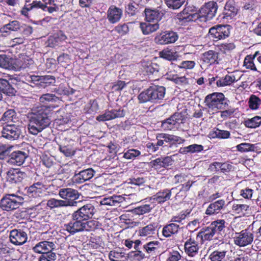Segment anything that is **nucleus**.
<instances>
[{"instance_id": "obj_1", "label": "nucleus", "mask_w": 261, "mask_h": 261, "mask_svg": "<svg viewBox=\"0 0 261 261\" xmlns=\"http://www.w3.org/2000/svg\"><path fill=\"white\" fill-rule=\"evenodd\" d=\"M57 105H41L32 110L27 115L29 120L28 129L30 134L36 135L49 126L50 117Z\"/></svg>"}, {"instance_id": "obj_2", "label": "nucleus", "mask_w": 261, "mask_h": 261, "mask_svg": "<svg viewBox=\"0 0 261 261\" xmlns=\"http://www.w3.org/2000/svg\"><path fill=\"white\" fill-rule=\"evenodd\" d=\"M24 5L20 10V14L26 17H29V12L40 9L44 12L53 13L59 10L58 5L55 3V0H24Z\"/></svg>"}, {"instance_id": "obj_3", "label": "nucleus", "mask_w": 261, "mask_h": 261, "mask_svg": "<svg viewBox=\"0 0 261 261\" xmlns=\"http://www.w3.org/2000/svg\"><path fill=\"white\" fill-rule=\"evenodd\" d=\"M205 105L213 114L224 110L228 106L229 100L222 93L214 92L207 95L204 99Z\"/></svg>"}, {"instance_id": "obj_4", "label": "nucleus", "mask_w": 261, "mask_h": 261, "mask_svg": "<svg viewBox=\"0 0 261 261\" xmlns=\"http://www.w3.org/2000/svg\"><path fill=\"white\" fill-rule=\"evenodd\" d=\"M166 89L163 86L154 85L150 86L143 91L138 96L140 103L150 101L154 103L160 102L165 97Z\"/></svg>"}, {"instance_id": "obj_5", "label": "nucleus", "mask_w": 261, "mask_h": 261, "mask_svg": "<svg viewBox=\"0 0 261 261\" xmlns=\"http://www.w3.org/2000/svg\"><path fill=\"white\" fill-rule=\"evenodd\" d=\"M23 203V198L15 194H6L0 200V208L7 212L18 208Z\"/></svg>"}, {"instance_id": "obj_6", "label": "nucleus", "mask_w": 261, "mask_h": 261, "mask_svg": "<svg viewBox=\"0 0 261 261\" xmlns=\"http://www.w3.org/2000/svg\"><path fill=\"white\" fill-rule=\"evenodd\" d=\"M187 117L181 113H175L170 117L162 121L161 127L164 130H175L181 127Z\"/></svg>"}, {"instance_id": "obj_7", "label": "nucleus", "mask_w": 261, "mask_h": 261, "mask_svg": "<svg viewBox=\"0 0 261 261\" xmlns=\"http://www.w3.org/2000/svg\"><path fill=\"white\" fill-rule=\"evenodd\" d=\"M231 29L229 24H217L209 29L208 36L214 42L224 40L230 36Z\"/></svg>"}, {"instance_id": "obj_8", "label": "nucleus", "mask_w": 261, "mask_h": 261, "mask_svg": "<svg viewBox=\"0 0 261 261\" xmlns=\"http://www.w3.org/2000/svg\"><path fill=\"white\" fill-rule=\"evenodd\" d=\"M59 196L63 199L66 207L76 206L79 202L80 194L77 190L70 188L60 189L59 191Z\"/></svg>"}, {"instance_id": "obj_9", "label": "nucleus", "mask_w": 261, "mask_h": 261, "mask_svg": "<svg viewBox=\"0 0 261 261\" xmlns=\"http://www.w3.org/2000/svg\"><path fill=\"white\" fill-rule=\"evenodd\" d=\"M217 9L218 5L216 2H208L202 6L199 10V12L197 13L198 18L205 21L210 20L215 16Z\"/></svg>"}, {"instance_id": "obj_10", "label": "nucleus", "mask_w": 261, "mask_h": 261, "mask_svg": "<svg viewBox=\"0 0 261 261\" xmlns=\"http://www.w3.org/2000/svg\"><path fill=\"white\" fill-rule=\"evenodd\" d=\"M166 12V10L161 7H158L156 9L146 8L144 11L145 20L147 22L158 23L165 16Z\"/></svg>"}, {"instance_id": "obj_11", "label": "nucleus", "mask_w": 261, "mask_h": 261, "mask_svg": "<svg viewBox=\"0 0 261 261\" xmlns=\"http://www.w3.org/2000/svg\"><path fill=\"white\" fill-rule=\"evenodd\" d=\"M233 238L234 244L240 247H244L250 245L254 240V234L248 229H245L240 232L236 233Z\"/></svg>"}, {"instance_id": "obj_12", "label": "nucleus", "mask_w": 261, "mask_h": 261, "mask_svg": "<svg viewBox=\"0 0 261 261\" xmlns=\"http://www.w3.org/2000/svg\"><path fill=\"white\" fill-rule=\"evenodd\" d=\"M198 19L199 18L197 13H194L191 7H185L176 17L177 22L181 25L190 21H195Z\"/></svg>"}, {"instance_id": "obj_13", "label": "nucleus", "mask_w": 261, "mask_h": 261, "mask_svg": "<svg viewBox=\"0 0 261 261\" xmlns=\"http://www.w3.org/2000/svg\"><path fill=\"white\" fill-rule=\"evenodd\" d=\"M173 162V160L172 157L167 156L152 160L149 163V166L158 172H161L164 171L169 166H171Z\"/></svg>"}, {"instance_id": "obj_14", "label": "nucleus", "mask_w": 261, "mask_h": 261, "mask_svg": "<svg viewBox=\"0 0 261 261\" xmlns=\"http://www.w3.org/2000/svg\"><path fill=\"white\" fill-rule=\"evenodd\" d=\"M28 237L26 232L21 229H13L10 231V242L15 246H21L28 241Z\"/></svg>"}, {"instance_id": "obj_15", "label": "nucleus", "mask_w": 261, "mask_h": 261, "mask_svg": "<svg viewBox=\"0 0 261 261\" xmlns=\"http://www.w3.org/2000/svg\"><path fill=\"white\" fill-rule=\"evenodd\" d=\"M21 133V129L19 126L14 124L5 125L2 130V137L10 140L18 139Z\"/></svg>"}, {"instance_id": "obj_16", "label": "nucleus", "mask_w": 261, "mask_h": 261, "mask_svg": "<svg viewBox=\"0 0 261 261\" xmlns=\"http://www.w3.org/2000/svg\"><path fill=\"white\" fill-rule=\"evenodd\" d=\"M95 211L94 206L91 203H88L74 211L73 214L81 221L84 222L91 219Z\"/></svg>"}, {"instance_id": "obj_17", "label": "nucleus", "mask_w": 261, "mask_h": 261, "mask_svg": "<svg viewBox=\"0 0 261 261\" xmlns=\"http://www.w3.org/2000/svg\"><path fill=\"white\" fill-rule=\"evenodd\" d=\"M16 87L9 80L0 78V100L3 98V94L9 97L15 96L17 92Z\"/></svg>"}, {"instance_id": "obj_18", "label": "nucleus", "mask_w": 261, "mask_h": 261, "mask_svg": "<svg viewBox=\"0 0 261 261\" xmlns=\"http://www.w3.org/2000/svg\"><path fill=\"white\" fill-rule=\"evenodd\" d=\"M178 38L176 32L172 31H166L160 33L155 38L156 42L159 44L164 45L175 42Z\"/></svg>"}, {"instance_id": "obj_19", "label": "nucleus", "mask_w": 261, "mask_h": 261, "mask_svg": "<svg viewBox=\"0 0 261 261\" xmlns=\"http://www.w3.org/2000/svg\"><path fill=\"white\" fill-rule=\"evenodd\" d=\"M71 218L72 220L69 223L64 224V229L71 234L83 231V222L73 213Z\"/></svg>"}, {"instance_id": "obj_20", "label": "nucleus", "mask_w": 261, "mask_h": 261, "mask_svg": "<svg viewBox=\"0 0 261 261\" xmlns=\"http://www.w3.org/2000/svg\"><path fill=\"white\" fill-rule=\"evenodd\" d=\"M27 177V174L19 168H11L7 173V180L11 184L21 182Z\"/></svg>"}, {"instance_id": "obj_21", "label": "nucleus", "mask_w": 261, "mask_h": 261, "mask_svg": "<svg viewBox=\"0 0 261 261\" xmlns=\"http://www.w3.org/2000/svg\"><path fill=\"white\" fill-rule=\"evenodd\" d=\"M228 252V245L222 243L218 246V249L213 251L209 255L211 261H226V254Z\"/></svg>"}, {"instance_id": "obj_22", "label": "nucleus", "mask_w": 261, "mask_h": 261, "mask_svg": "<svg viewBox=\"0 0 261 261\" xmlns=\"http://www.w3.org/2000/svg\"><path fill=\"white\" fill-rule=\"evenodd\" d=\"M55 248V244L53 242L42 241L37 243L33 248L34 252L38 254H49L55 253L53 250Z\"/></svg>"}, {"instance_id": "obj_23", "label": "nucleus", "mask_w": 261, "mask_h": 261, "mask_svg": "<svg viewBox=\"0 0 261 261\" xmlns=\"http://www.w3.org/2000/svg\"><path fill=\"white\" fill-rule=\"evenodd\" d=\"M124 116L125 112L123 109H112L111 110H106L103 114L97 116L96 119L99 122L106 121L123 117Z\"/></svg>"}, {"instance_id": "obj_24", "label": "nucleus", "mask_w": 261, "mask_h": 261, "mask_svg": "<svg viewBox=\"0 0 261 261\" xmlns=\"http://www.w3.org/2000/svg\"><path fill=\"white\" fill-rule=\"evenodd\" d=\"M199 248V243L192 236H190L184 243L185 252L190 257H194L197 255Z\"/></svg>"}, {"instance_id": "obj_25", "label": "nucleus", "mask_w": 261, "mask_h": 261, "mask_svg": "<svg viewBox=\"0 0 261 261\" xmlns=\"http://www.w3.org/2000/svg\"><path fill=\"white\" fill-rule=\"evenodd\" d=\"M47 189L46 185L42 182L38 181L27 188V193L30 197H41Z\"/></svg>"}, {"instance_id": "obj_26", "label": "nucleus", "mask_w": 261, "mask_h": 261, "mask_svg": "<svg viewBox=\"0 0 261 261\" xmlns=\"http://www.w3.org/2000/svg\"><path fill=\"white\" fill-rule=\"evenodd\" d=\"M34 64L33 60L29 56L21 54L18 58H15V71H20L30 68Z\"/></svg>"}, {"instance_id": "obj_27", "label": "nucleus", "mask_w": 261, "mask_h": 261, "mask_svg": "<svg viewBox=\"0 0 261 261\" xmlns=\"http://www.w3.org/2000/svg\"><path fill=\"white\" fill-rule=\"evenodd\" d=\"M27 157L28 154L24 151H14L9 155L7 162L10 165L20 166L23 164Z\"/></svg>"}, {"instance_id": "obj_28", "label": "nucleus", "mask_w": 261, "mask_h": 261, "mask_svg": "<svg viewBox=\"0 0 261 261\" xmlns=\"http://www.w3.org/2000/svg\"><path fill=\"white\" fill-rule=\"evenodd\" d=\"M175 189H176V187L172 188L170 189L168 188L161 189L153 196V199L158 204H162L171 199L172 191Z\"/></svg>"}, {"instance_id": "obj_29", "label": "nucleus", "mask_w": 261, "mask_h": 261, "mask_svg": "<svg viewBox=\"0 0 261 261\" xmlns=\"http://www.w3.org/2000/svg\"><path fill=\"white\" fill-rule=\"evenodd\" d=\"M122 10L116 6L111 5L107 11V18L111 23L118 22L122 16Z\"/></svg>"}, {"instance_id": "obj_30", "label": "nucleus", "mask_w": 261, "mask_h": 261, "mask_svg": "<svg viewBox=\"0 0 261 261\" xmlns=\"http://www.w3.org/2000/svg\"><path fill=\"white\" fill-rule=\"evenodd\" d=\"M95 173V171L92 168H88L75 173L73 176L74 181L77 184H82L91 179Z\"/></svg>"}, {"instance_id": "obj_31", "label": "nucleus", "mask_w": 261, "mask_h": 261, "mask_svg": "<svg viewBox=\"0 0 261 261\" xmlns=\"http://www.w3.org/2000/svg\"><path fill=\"white\" fill-rule=\"evenodd\" d=\"M225 205L224 199H219L211 203L207 206L205 214L208 216H212L219 214L223 209Z\"/></svg>"}, {"instance_id": "obj_32", "label": "nucleus", "mask_w": 261, "mask_h": 261, "mask_svg": "<svg viewBox=\"0 0 261 261\" xmlns=\"http://www.w3.org/2000/svg\"><path fill=\"white\" fill-rule=\"evenodd\" d=\"M203 62L209 65H217L219 63V53L215 50H209L202 55Z\"/></svg>"}, {"instance_id": "obj_33", "label": "nucleus", "mask_w": 261, "mask_h": 261, "mask_svg": "<svg viewBox=\"0 0 261 261\" xmlns=\"http://www.w3.org/2000/svg\"><path fill=\"white\" fill-rule=\"evenodd\" d=\"M103 233L100 231L94 232L91 233L89 245L91 248L97 249L104 245L103 240Z\"/></svg>"}, {"instance_id": "obj_34", "label": "nucleus", "mask_w": 261, "mask_h": 261, "mask_svg": "<svg viewBox=\"0 0 261 261\" xmlns=\"http://www.w3.org/2000/svg\"><path fill=\"white\" fill-rule=\"evenodd\" d=\"M239 202V201H238ZM251 207L250 205L242 204L239 202L234 203L232 206V211L239 217L248 216L251 212Z\"/></svg>"}, {"instance_id": "obj_35", "label": "nucleus", "mask_w": 261, "mask_h": 261, "mask_svg": "<svg viewBox=\"0 0 261 261\" xmlns=\"http://www.w3.org/2000/svg\"><path fill=\"white\" fill-rule=\"evenodd\" d=\"M141 70L144 74L148 75L156 74L159 72V66L150 61H143L141 63Z\"/></svg>"}, {"instance_id": "obj_36", "label": "nucleus", "mask_w": 261, "mask_h": 261, "mask_svg": "<svg viewBox=\"0 0 261 261\" xmlns=\"http://www.w3.org/2000/svg\"><path fill=\"white\" fill-rule=\"evenodd\" d=\"M180 227L177 223L170 222L163 226L162 233L165 238H170L176 235L179 231Z\"/></svg>"}, {"instance_id": "obj_37", "label": "nucleus", "mask_w": 261, "mask_h": 261, "mask_svg": "<svg viewBox=\"0 0 261 261\" xmlns=\"http://www.w3.org/2000/svg\"><path fill=\"white\" fill-rule=\"evenodd\" d=\"M216 234L210 225L201 229L196 236V238H200L201 242L203 243L205 241L212 240Z\"/></svg>"}, {"instance_id": "obj_38", "label": "nucleus", "mask_w": 261, "mask_h": 261, "mask_svg": "<svg viewBox=\"0 0 261 261\" xmlns=\"http://www.w3.org/2000/svg\"><path fill=\"white\" fill-rule=\"evenodd\" d=\"M15 58L6 54H0V67L15 71Z\"/></svg>"}, {"instance_id": "obj_39", "label": "nucleus", "mask_w": 261, "mask_h": 261, "mask_svg": "<svg viewBox=\"0 0 261 261\" xmlns=\"http://www.w3.org/2000/svg\"><path fill=\"white\" fill-rule=\"evenodd\" d=\"M101 223L97 220H90L83 222V231L104 232L101 228Z\"/></svg>"}, {"instance_id": "obj_40", "label": "nucleus", "mask_w": 261, "mask_h": 261, "mask_svg": "<svg viewBox=\"0 0 261 261\" xmlns=\"http://www.w3.org/2000/svg\"><path fill=\"white\" fill-rule=\"evenodd\" d=\"M66 38L67 37L64 33L62 31H60L49 37L48 45L50 47H55L61 42L65 40Z\"/></svg>"}, {"instance_id": "obj_41", "label": "nucleus", "mask_w": 261, "mask_h": 261, "mask_svg": "<svg viewBox=\"0 0 261 261\" xmlns=\"http://www.w3.org/2000/svg\"><path fill=\"white\" fill-rule=\"evenodd\" d=\"M156 228L155 223H150L146 226L140 228L138 230V234L141 237L151 238L155 234Z\"/></svg>"}, {"instance_id": "obj_42", "label": "nucleus", "mask_w": 261, "mask_h": 261, "mask_svg": "<svg viewBox=\"0 0 261 261\" xmlns=\"http://www.w3.org/2000/svg\"><path fill=\"white\" fill-rule=\"evenodd\" d=\"M203 149L204 147L202 145L193 144L186 147H181L179 150V152L182 154L197 153L201 152Z\"/></svg>"}, {"instance_id": "obj_43", "label": "nucleus", "mask_w": 261, "mask_h": 261, "mask_svg": "<svg viewBox=\"0 0 261 261\" xmlns=\"http://www.w3.org/2000/svg\"><path fill=\"white\" fill-rule=\"evenodd\" d=\"M20 23L17 20L10 21L0 29V35L6 36L10 31H16L20 28Z\"/></svg>"}, {"instance_id": "obj_44", "label": "nucleus", "mask_w": 261, "mask_h": 261, "mask_svg": "<svg viewBox=\"0 0 261 261\" xmlns=\"http://www.w3.org/2000/svg\"><path fill=\"white\" fill-rule=\"evenodd\" d=\"M160 245L158 241H149L143 245V249L148 256L155 254Z\"/></svg>"}, {"instance_id": "obj_45", "label": "nucleus", "mask_w": 261, "mask_h": 261, "mask_svg": "<svg viewBox=\"0 0 261 261\" xmlns=\"http://www.w3.org/2000/svg\"><path fill=\"white\" fill-rule=\"evenodd\" d=\"M238 12V9L236 6V3L233 0H228L224 7L225 17L232 18L236 15Z\"/></svg>"}, {"instance_id": "obj_46", "label": "nucleus", "mask_w": 261, "mask_h": 261, "mask_svg": "<svg viewBox=\"0 0 261 261\" xmlns=\"http://www.w3.org/2000/svg\"><path fill=\"white\" fill-rule=\"evenodd\" d=\"M259 54V51H256L253 55H247L244 60L243 66L247 69L252 71H257L256 66L254 63V60Z\"/></svg>"}, {"instance_id": "obj_47", "label": "nucleus", "mask_w": 261, "mask_h": 261, "mask_svg": "<svg viewBox=\"0 0 261 261\" xmlns=\"http://www.w3.org/2000/svg\"><path fill=\"white\" fill-rule=\"evenodd\" d=\"M236 77L233 74H226L225 76L219 77L216 84L218 87H223L231 85L232 83L237 82Z\"/></svg>"}, {"instance_id": "obj_48", "label": "nucleus", "mask_w": 261, "mask_h": 261, "mask_svg": "<svg viewBox=\"0 0 261 261\" xmlns=\"http://www.w3.org/2000/svg\"><path fill=\"white\" fill-rule=\"evenodd\" d=\"M159 23L151 24L147 22H141L140 28L144 35H149L159 29Z\"/></svg>"}, {"instance_id": "obj_49", "label": "nucleus", "mask_w": 261, "mask_h": 261, "mask_svg": "<svg viewBox=\"0 0 261 261\" xmlns=\"http://www.w3.org/2000/svg\"><path fill=\"white\" fill-rule=\"evenodd\" d=\"M159 55L160 57L162 58L170 61H175L178 58V55L176 51L169 48L163 49L160 52Z\"/></svg>"}, {"instance_id": "obj_50", "label": "nucleus", "mask_w": 261, "mask_h": 261, "mask_svg": "<svg viewBox=\"0 0 261 261\" xmlns=\"http://www.w3.org/2000/svg\"><path fill=\"white\" fill-rule=\"evenodd\" d=\"M210 135L213 138L221 139H228L230 137V133L229 131L219 129L218 128H214L213 131L210 133Z\"/></svg>"}, {"instance_id": "obj_51", "label": "nucleus", "mask_w": 261, "mask_h": 261, "mask_svg": "<svg viewBox=\"0 0 261 261\" xmlns=\"http://www.w3.org/2000/svg\"><path fill=\"white\" fill-rule=\"evenodd\" d=\"M154 206L152 204H142L134 208L133 212L134 214L138 215H143L149 213L153 209Z\"/></svg>"}, {"instance_id": "obj_52", "label": "nucleus", "mask_w": 261, "mask_h": 261, "mask_svg": "<svg viewBox=\"0 0 261 261\" xmlns=\"http://www.w3.org/2000/svg\"><path fill=\"white\" fill-rule=\"evenodd\" d=\"M55 91L57 94L63 96H69L74 92V90L72 88L63 84H60L58 87L55 89Z\"/></svg>"}, {"instance_id": "obj_53", "label": "nucleus", "mask_w": 261, "mask_h": 261, "mask_svg": "<svg viewBox=\"0 0 261 261\" xmlns=\"http://www.w3.org/2000/svg\"><path fill=\"white\" fill-rule=\"evenodd\" d=\"M248 105L251 110H258L261 106V99L256 95L251 94L248 99Z\"/></svg>"}, {"instance_id": "obj_54", "label": "nucleus", "mask_w": 261, "mask_h": 261, "mask_svg": "<svg viewBox=\"0 0 261 261\" xmlns=\"http://www.w3.org/2000/svg\"><path fill=\"white\" fill-rule=\"evenodd\" d=\"M59 101V98L55 94L46 93L42 95L39 98V101L42 105L48 106V103L50 102H55ZM50 104H49L50 105ZM49 106V105H48Z\"/></svg>"}, {"instance_id": "obj_55", "label": "nucleus", "mask_w": 261, "mask_h": 261, "mask_svg": "<svg viewBox=\"0 0 261 261\" xmlns=\"http://www.w3.org/2000/svg\"><path fill=\"white\" fill-rule=\"evenodd\" d=\"M59 150L66 156L70 157L73 155L75 150L70 144H66L65 143H62L59 145Z\"/></svg>"}, {"instance_id": "obj_56", "label": "nucleus", "mask_w": 261, "mask_h": 261, "mask_svg": "<svg viewBox=\"0 0 261 261\" xmlns=\"http://www.w3.org/2000/svg\"><path fill=\"white\" fill-rule=\"evenodd\" d=\"M225 223L226 221L224 220L217 219L213 221L210 225L216 233H221L225 227Z\"/></svg>"}, {"instance_id": "obj_57", "label": "nucleus", "mask_w": 261, "mask_h": 261, "mask_svg": "<svg viewBox=\"0 0 261 261\" xmlns=\"http://www.w3.org/2000/svg\"><path fill=\"white\" fill-rule=\"evenodd\" d=\"M219 50L224 54L231 53L235 48L236 45L232 42H226L217 45Z\"/></svg>"}, {"instance_id": "obj_58", "label": "nucleus", "mask_w": 261, "mask_h": 261, "mask_svg": "<svg viewBox=\"0 0 261 261\" xmlns=\"http://www.w3.org/2000/svg\"><path fill=\"white\" fill-rule=\"evenodd\" d=\"M244 124L248 128H256L261 124V117L256 116L251 119H248L245 120Z\"/></svg>"}, {"instance_id": "obj_59", "label": "nucleus", "mask_w": 261, "mask_h": 261, "mask_svg": "<svg viewBox=\"0 0 261 261\" xmlns=\"http://www.w3.org/2000/svg\"><path fill=\"white\" fill-rule=\"evenodd\" d=\"M65 111L64 109H60L56 111L57 120L60 121V124H66L70 120L69 115Z\"/></svg>"}, {"instance_id": "obj_60", "label": "nucleus", "mask_w": 261, "mask_h": 261, "mask_svg": "<svg viewBox=\"0 0 261 261\" xmlns=\"http://www.w3.org/2000/svg\"><path fill=\"white\" fill-rule=\"evenodd\" d=\"M65 203L62 199L50 198L47 201L46 205L50 210H52L56 208L66 207Z\"/></svg>"}, {"instance_id": "obj_61", "label": "nucleus", "mask_w": 261, "mask_h": 261, "mask_svg": "<svg viewBox=\"0 0 261 261\" xmlns=\"http://www.w3.org/2000/svg\"><path fill=\"white\" fill-rule=\"evenodd\" d=\"M99 106L96 99L90 100L85 107L87 113L94 114L99 110Z\"/></svg>"}, {"instance_id": "obj_62", "label": "nucleus", "mask_w": 261, "mask_h": 261, "mask_svg": "<svg viewBox=\"0 0 261 261\" xmlns=\"http://www.w3.org/2000/svg\"><path fill=\"white\" fill-rule=\"evenodd\" d=\"M16 115L14 110L9 109L3 114L0 120L5 123L13 122L14 119L16 118Z\"/></svg>"}, {"instance_id": "obj_63", "label": "nucleus", "mask_w": 261, "mask_h": 261, "mask_svg": "<svg viewBox=\"0 0 261 261\" xmlns=\"http://www.w3.org/2000/svg\"><path fill=\"white\" fill-rule=\"evenodd\" d=\"M190 213V212H188V211H182L177 215L172 216L170 220V222L184 224V223L183 222V221H184L186 217L189 215Z\"/></svg>"}, {"instance_id": "obj_64", "label": "nucleus", "mask_w": 261, "mask_h": 261, "mask_svg": "<svg viewBox=\"0 0 261 261\" xmlns=\"http://www.w3.org/2000/svg\"><path fill=\"white\" fill-rule=\"evenodd\" d=\"M109 257L111 261H125L126 257L125 253L116 250L111 251Z\"/></svg>"}]
</instances>
